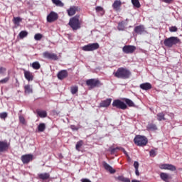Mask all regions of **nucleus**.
<instances>
[{"label": "nucleus", "instance_id": "obj_33", "mask_svg": "<svg viewBox=\"0 0 182 182\" xmlns=\"http://www.w3.org/2000/svg\"><path fill=\"white\" fill-rule=\"evenodd\" d=\"M124 21H121L118 23L117 29L118 31H124Z\"/></svg>", "mask_w": 182, "mask_h": 182}, {"label": "nucleus", "instance_id": "obj_5", "mask_svg": "<svg viewBox=\"0 0 182 182\" xmlns=\"http://www.w3.org/2000/svg\"><path fill=\"white\" fill-rule=\"evenodd\" d=\"M99 48H100V46L97 43H93L82 46V50H84V52H93V50H97Z\"/></svg>", "mask_w": 182, "mask_h": 182}, {"label": "nucleus", "instance_id": "obj_47", "mask_svg": "<svg viewBox=\"0 0 182 182\" xmlns=\"http://www.w3.org/2000/svg\"><path fill=\"white\" fill-rule=\"evenodd\" d=\"M97 12H103V8L101 6H97L95 8Z\"/></svg>", "mask_w": 182, "mask_h": 182}, {"label": "nucleus", "instance_id": "obj_18", "mask_svg": "<svg viewBox=\"0 0 182 182\" xmlns=\"http://www.w3.org/2000/svg\"><path fill=\"white\" fill-rule=\"evenodd\" d=\"M24 77H26L28 82H31L33 80V73H31L30 71H24Z\"/></svg>", "mask_w": 182, "mask_h": 182}, {"label": "nucleus", "instance_id": "obj_26", "mask_svg": "<svg viewBox=\"0 0 182 182\" xmlns=\"http://www.w3.org/2000/svg\"><path fill=\"white\" fill-rule=\"evenodd\" d=\"M33 91L31 85H26L24 86V93H26V95H29L30 93H33Z\"/></svg>", "mask_w": 182, "mask_h": 182}, {"label": "nucleus", "instance_id": "obj_20", "mask_svg": "<svg viewBox=\"0 0 182 182\" xmlns=\"http://www.w3.org/2000/svg\"><path fill=\"white\" fill-rule=\"evenodd\" d=\"M122 6V1L120 0H115L112 4V8L114 11H119Z\"/></svg>", "mask_w": 182, "mask_h": 182}, {"label": "nucleus", "instance_id": "obj_17", "mask_svg": "<svg viewBox=\"0 0 182 182\" xmlns=\"http://www.w3.org/2000/svg\"><path fill=\"white\" fill-rule=\"evenodd\" d=\"M103 166L104 168H105L107 171L110 172L111 174H114V173H116V170L113 169V168L110 165H109V164L103 162Z\"/></svg>", "mask_w": 182, "mask_h": 182}, {"label": "nucleus", "instance_id": "obj_6", "mask_svg": "<svg viewBox=\"0 0 182 182\" xmlns=\"http://www.w3.org/2000/svg\"><path fill=\"white\" fill-rule=\"evenodd\" d=\"M86 85L93 89L94 87H100L103 84L98 79H89L86 80Z\"/></svg>", "mask_w": 182, "mask_h": 182}, {"label": "nucleus", "instance_id": "obj_53", "mask_svg": "<svg viewBox=\"0 0 182 182\" xmlns=\"http://www.w3.org/2000/svg\"><path fill=\"white\" fill-rule=\"evenodd\" d=\"M136 176H140V173L139 172V169H135Z\"/></svg>", "mask_w": 182, "mask_h": 182}, {"label": "nucleus", "instance_id": "obj_9", "mask_svg": "<svg viewBox=\"0 0 182 182\" xmlns=\"http://www.w3.org/2000/svg\"><path fill=\"white\" fill-rule=\"evenodd\" d=\"M161 170H170V171H176V168L174 165L170 164H162L159 165Z\"/></svg>", "mask_w": 182, "mask_h": 182}, {"label": "nucleus", "instance_id": "obj_56", "mask_svg": "<svg viewBox=\"0 0 182 182\" xmlns=\"http://www.w3.org/2000/svg\"><path fill=\"white\" fill-rule=\"evenodd\" d=\"M19 1H22V0H19Z\"/></svg>", "mask_w": 182, "mask_h": 182}, {"label": "nucleus", "instance_id": "obj_12", "mask_svg": "<svg viewBox=\"0 0 182 182\" xmlns=\"http://www.w3.org/2000/svg\"><path fill=\"white\" fill-rule=\"evenodd\" d=\"M33 160V155L29 154L21 156V161L23 164H28Z\"/></svg>", "mask_w": 182, "mask_h": 182}, {"label": "nucleus", "instance_id": "obj_8", "mask_svg": "<svg viewBox=\"0 0 182 182\" xmlns=\"http://www.w3.org/2000/svg\"><path fill=\"white\" fill-rule=\"evenodd\" d=\"M58 18H59V15L58 14V13L55 11H51L47 16V22H49V23H52V22H55V21H58Z\"/></svg>", "mask_w": 182, "mask_h": 182}, {"label": "nucleus", "instance_id": "obj_54", "mask_svg": "<svg viewBox=\"0 0 182 182\" xmlns=\"http://www.w3.org/2000/svg\"><path fill=\"white\" fill-rule=\"evenodd\" d=\"M132 182H141V181L136 180V179H134L132 181Z\"/></svg>", "mask_w": 182, "mask_h": 182}, {"label": "nucleus", "instance_id": "obj_2", "mask_svg": "<svg viewBox=\"0 0 182 182\" xmlns=\"http://www.w3.org/2000/svg\"><path fill=\"white\" fill-rule=\"evenodd\" d=\"M80 18V15H76L70 19L68 25H70L73 31H77V29H80L81 24H80V21L79 20Z\"/></svg>", "mask_w": 182, "mask_h": 182}, {"label": "nucleus", "instance_id": "obj_46", "mask_svg": "<svg viewBox=\"0 0 182 182\" xmlns=\"http://www.w3.org/2000/svg\"><path fill=\"white\" fill-rule=\"evenodd\" d=\"M5 72H6V68H5L4 67H1L0 68V75H4V73H5Z\"/></svg>", "mask_w": 182, "mask_h": 182}, {"label": "nucleus", "instance_id": "obj_14", "mask_svg": "<svg viewBox=\"0 0 182 182\" xmlns=\"http://www.w3.org/2000/svg\"><path fill=\"white\" fill-rule=\"evenodd\" d=\"M134 32H135V33H137V35H142V33H144V32H146V28L143 25L136 26L134 28Z\"/></svg>", "mask_w": 182, "mask_h": 182}, {"label": "nucleus", "instance_id": "obj_23", "mask_svg": "<svg viewBox=\"0 0 182 182\" xmlns=\"http://www.w3.org/2000/svg\"><path fill=\"white\" fill-rule=\"evenodd\" d=\"M38 177L41 180H48V178L50 177V174H49V173H38Z\"/></svg>", "mask_w": 182, "mask_h": 182}, {"label": "nucleus", "instance_id": "obj_44", "mask_svg": "<svg viewBox=\"0 0 182 182\" xmlns=\"http://www.w3.org/2000/svg\"><path fill=\"white\" fill-rule=\"evenodd\" d=\"M6 117H8V114L6 112L0 113L1 119H6Z\"/></svg>", "mask_w": 182, "mask_h": 182}, {"label": "nucleus", "instance_id": "obj_40", "mask_svg": "<svg viewBox=\"0 0 182 182\" xmlns=\"http://www.w3.org/2000/svg\"><path fill=\"white\" fill-rule=\"evenodd\" d=\"M42 38H43V36L41 33H36L34 36L35 41H41V39H42Z\"/></svg>", "mask_w": 182, "mask_h": 182}, {"label": "nucleus", "instance_id": "obj_19", "mask_svg": "<svg viewBox=\"0 0 182 182\" xmlns=\"http://www.w3.org/2000/svg\"><path fill=\"white\" fill-rule=\"evenodd\" d=\"M140 89L142 90H150L153 86L149 82H144L139 85Z\"/></svg>", "mask_w": 182, "mask_h": 182}, {"label": "nucleus", "instance_id": "obj_28", "mask_svg": "<svg viewBox=\"0 0 182 182\" xmlns=\"http://www.w3.org/2000/svg\"><path fill=\"white\" fill-rule=\"evenodd\" d=\"M115 179L118 180V181L122 182H130V179L128 178H124L123 176H119L118 177H116Z\"/></svg>", "mask_w": 182, "mask_h": 182}, {"label": "nucleus", "instance_id": "obj_21", "mask_svg": "<svg viewBox=\"0 0 182 182\" xmlns=\"http://www.w3.org/2000/svg\"><path fill=\"white\" fill-rule=\"evenodd\" d=\"M76 11H77V7L70 6V9L67 10L68 16H73V15L76 14Z\"/></svg>", "mask_w": 182, "mask_h": 182}, {"label": "nucleus", "instance_id": "obj_32", "mask_svg": "<svg viewBox=\"0 0 182 182\" xmlns=\"http://www.w3.org/2000/svg\"><path fill=\"white\" fill-rule=\"evenodd\" d=\"M18 36L20 39H23V38H26L28 36V31H22L19 33Z\"/></svg>", "mask_w": 182, "mask_h": 182}, {"label": "nucleus", "instance_id": "obj_49", "mask_svg": "<svg viewBox=\"0 0 182 182\" xmlns=\"http://www.w3.org/2000/svg\"><path fill=\"white\" fill-rule=\"evenodd\" d=\"M134 167L135 169H139V162L138 161L134 162Z\"/></svg>", "mask_w": 182, "mask_h": 182}, {"label": "nucleus", "instance_id": "obj_16", "mask_svg": "<svg viewBox=\"0 0 182 182\" xmlns=\"http://www.w3.org/2000/svg\"><path fill=\"white\" fill-rule=\"evenodd\" d=\"M57 77L58 79H60V80H63V79L68 77V71L66 70L60 71L58 73Z\"/></svg>", "mask_w": 182, "mask_h": 182}, {"label": "nucleus", "instance_id": "obj_36", "mask_svg": "<svg viewBox=\"0 0 182 182\" xmlns=\"http://www.w3.org/2000/svg\"><path fill=\"white\" fill-rule=\"evenodd\" d=\"M132 4L135 8H140V1L139 0H132Z\"/></svg>", "mask_w": 182, "mask_h": 182}, {"label": "nucleus", "instance_id": "obj_31", "mask_svg": "<svg viewBox=\"0 0 182 182\" xmlns=\"http://www.w3.org/2000/svg\"><path fill=\"white\" fill-rule=\"evenodd\" d=\"M164 112H159L157 114V120L159 122H161V120H166V117H164Z\"/></svg>", "mask_w": 182, "mask_h": 182}, {"label": "nucleus", "instance_id": "obj_55", "mask_svg": "<svg viewBox=\"0 0 182 182\" xmlns=\"http://www.w3.org/2000/svg\"><path fill=\"white\" fill-rule=\"evenodd\" d=\"M16 80L17 86H19V82H18V79H16Z\"/></svg>", "mask_w": 182, "mask_h": 182}, {"label": "nucleus", "instance_id": "obj_52", "mask_svg": "<svg viewBox=\"0 0 182 182\" xmlns=\"http://www.w3.org/2000/svg\"><path fill=\"white\" fill-rule=\"evenodd\" d=\"M81 182H92L88 178H82L81 179Z\"/></svg>", "mask_w": 182, "mask_h": 182}, {"label": "nucleus", "instance_id": "obj_43", "mask_svg": "<svg viewBox=\"0 0 182 182\" xmlns=\"http://www.w3.org/2000/svg\"><path fill=\"white\" fill-rule=\"evenodd\" d=\"M9 80V77H6L2 80H0V83L5 84L7 83Z\"/></svg>", "mask_w": 182, "mask_h": 182}, {"label": "nucleus", "instance_id": "obj_22", "mask_svg": "<svg viewBox=\"0 0 182 182\" xmlns=\"http://www.w3.org/2000/svg\"><path fill=\"white\" fill-rule=\"evenodd\" d=\"M146 130L148 132H154L157 130V125L154 123H149L146 126Z\"/></svg>", "mask_w": 182, "mask_h": 182}, {"label": "nucleus", "instance_id": "obj_35", "mask_svg": "<svg viewBox=\"0 0 182 182\" xmlns=\"http://www.w3.org/2000/svg\"><path fill=\"white\" fill-rule=\"evenodd\" d=\"M125 103H127L129 107H134V102H133L130 99H125Z\"/></svg>", "mask_w": 182, "mask_h": 182}, {"label": "nucleus", "instance_id": "obj_39", "mask_svg": "<svg viewBox=\"0 0 182 182\" xmlns=\"http://www.w3.org/2000/svg\"><path fill=\"white\" fill-rule=\"evenodd\" d=\"M78 91L77 86L71 87V93L72 95H76V92Z\"/></svg>", "mask_w": 182, "mask_h": 182}, {"label": "nucleus", "instance_id": "obj_27", "mask_svg": "<svg viewBox=\"0 0 182 182\" xmlns=\"http://www.w3.org/2000/svg\"><path fill=\"white\" fill-rule=\"evenodd\" d=\"M37 114L42 118L46 117L48 116V113L44 110H37Z\"/></svg>", "mask_w": 182, "mask_h": 182}, {"label": "nucleus", "instance_id": "obj_11", "mask_svg": "<svg viewBox=\"0 0 182 182\" xmlns=\"http://www.w3.org/2000/svg\"><path fill=\"white\" fill-rule=\"evenodd\" d=\"M9 143L6 141H0V153H5L9 149Z\"/></svg>", "mask_w": 182, "mask_h": 182}, {"label": "nucleus", "instance_id": "obj_10", "mask_svg": "<svg viewBox=\"0 0 182 182\" xmlns=\"http://www.w3.org/2000/svg\"><path fill=\"white\" fill-rule=\"evenodd\" d=\"M43 58L46 59H50V60H58V55L52 53H49V51H46L43 53Z\"/></svg>", "mask_w": 182, "mask_h": 182}, {"label": "nucleus", "instance_id": "obj_13", "mask_svg": "<svg viewBox=\"0 0 182 182\" xmlns=\"http://www.w3.org/2000/svg\"><path fill=\"white\" fill-rule=\"evenodd\" d=\"M136 50V46H125L122 48V52L127 55L133 53Z\"/></svg>", "mask_w": 182, "mask_h": 182}, {"label": "nucleus", "instance_id": "obj_41", "mask_svg": "<svg viewBox=\"0 0 182 182\" xmlns=\"http://www.w3.org/2000/svg\"><path fill=\"white\" fill-rule=\"evenodd\" d=\"M149 156L151 157H156V156H157V151H156V150L152 149L149 151Z\"/></svg>", "mask_w": 182, "mask_h": 182}, {"label": "nucleus", "instance_id": "obj_37", "mask_svg": "<svg viewBox=\"0 0 182 182\" xmlns=\"http://www.w3.org/2000/svg\"><path fill=\"white\" fill-rule=\"evenodd\" d=\"M83 146V141H79L78 142H77L76 145H75V149L76 150H77L78 151H80V147Z\"/></svg>", "mask_w": 182, "mask_h": 182}, {"label": "nucleus", "instance_id": "obj_29", "mask_svg": "<svg viewBox=\"0 0 182 182\" xmlns=\"http://www.w3.org/2000/svg\"><path fill=\"white\" fill-rule=\"evenodd\" d=\"M31 66H32L33 69H35L36 70L41 69V64L38 61L33 62L32 64H31Z\"/></svg>", "mask_w": 182, "mask_h": 182}, {"label": "nucleus", "instance_id": "obj_15", "mask_svg": "<svg viewBox=\"0 0 182 182\" xmlns=\"http://www.w3.org/2000/svg\"><path fill=\"white\" fill-rule=\"evenodd\" d=\"M112 103V98H107V100L101 101L100 103V107H109Z\"/></svg>", "mask_w": 182, "mask_h": 182}, {"label": "nucleus", "instance_id": "obj_51", "mask_svg": "<svg viewBox=\"0 0 182 182\" xmlns=\"http://www.w3.org/2000/svg\"><path fill=\"white\" fill-rule=\"evenodd\" d=\"M162 2H165V4H171L173 2V0H161Z\"/></svg>", "mask_w": 182, "mask_h": 182}, {"label": "nucleus", "instance_id": "obj_1", "mask_svg": "<svg viewBox=\"0 0 182 182\" xmlns=\"http://www.w3.org/2000/svg\"><path fill=\"white\" fill-rule=\"evenodd\" d=\"M113 75L118 79H129L132 76V73L127 68H119L116 72L113 73Z\"/></svg>", "mask_w": 182, "mask_h": 182}, {"label": "nucleus", "instance_id": "obj_50", "mask_svg": "<svg viewBox=\"0 0 182 182\" xmlns=\"http://www.w3.org/2000/svg\"><path fill=\"white\" fill-rule=\"evenodd\" d=\"M119 150H121L122 151H123V153L124 154L125 156H129V155L127 154V151H126V150H125L124 148L120 147V148H119Z\"/></svg>", "mask_w": 182, "mask_h": 182}, {"label": "nucleus", "instance_id": "obj_4", "mask_svg": "<svg viewBox=\"0 0 182 182\" xmlns=\"http://www.w3.org/2000/svg\"><path fill=\"white\" fill-rule=\"evenodd\" d=\"M134 143L136 144V146L143 147L144 146H146L147 143H149V139H147V137L144 136L136 135L134 139Z\"/></svg>", "mask_w": 182, "mask_h": 182}, {"label": "nucleus", "instance_id": "obj_30", "mask_svg": "<svg viewBox=\"0 0 182 182\" xmlns=\"http://www.w3.org/2000/svg\"><path fill=\"white\" fill-rule=\"evenodd\" d=\"M45 129H46V124L45 123H41L38 127V130L40 133L45 132Z\"/></svg>", "mask_w": 182, "mask_h": 182}, {"label": "nucleus", "instance_id": "obj_48", "mask_svg": "<svg viewBox=\"0 0 182 182\" xmlns=\"http://www.w3.org/2000/svg\"><path fill=\"white\" fill-rule=\"evenodd\" d=\"M170 32H177V28L176 26H172L169 28Z\"/></svg>", "mask_w": 182, "mask_h": 182}, {"label": "nucleus", "instance_id": "obj_45", "mask_svg": "<svg viewBox=\"0 0 182 182\" xmlns=\"http://www.w3.org/2000/svg\"><path fill=\"white\" fill-rule=\"evenodd\" d=\"M119 149H120V147L112 148L109 149V151L111 154H114V153L116 152V150H119Z\"/></svg>", "mask_w": 182, "mask_h": 182}, {"label": "nucleus", "instance_id": "obj_38", "mask_svg": "<svg viewBox=\"0 0 182 182\" xmlns=\"http://www.w3.org/2000/svg\"><path fill=\"white\" fill-rule=\"evenodd\" d=\"M70 127L73 132H77V130H79V129H80L82 127L80 125H78L77 127L75 125H70Z\"/></svg>", "mask_w": 182, "mask_h": 182}, {"label": "nucleus", "instance_id": "obj_3", "mask_svg": "<svg viewBox=\"0 0 182 182\" xmlns=\"http://www.w3.org/2000/svg\"><path fill=\"white\" fill-rule=\"evenodd\" d=\"M164 43L166 48H173L174 45H177V43H180V38L178 37H169L166 38L164 41Z\"/></svg>", "mask_w": 182, "mask_h": 182}, {"label": "nucleus", "instance_id": "obj_25", "mask_svg": "<svg viewBox=\"0 0 182 182\" xmlns=\"http://www.w3.org/2000/svg\"><path fill=\"white\" fill-rule=\"evenodd\" d=\"M53 4L56 6H59L60 8H63L65 6V4L62 2L60 0H51Z\"/></svg>", "mask_w": 182, "mask_h": 182}, {"label": "nucleus", "instance_id": "obj_7", "mask_svg": "<svg viewBox=\"0 0 182 182\" xmlns=\"http://www.w3.org/2000/svg\"><path fill=\"white\" fill-rule=\"evenodd\" d=\"M112 106L117 107V109H122V110H126L127 109V105L124 102L120 100H115L112 102Z\"/></svg>", "mask_w": 182, "mask_h": 182}, {"label": "nucleus", "instance_id": "obj_34", "mask_svg": "<svg viewBox=\"0 0 182 182\" xmlns=\"http://www.w3.org/2000/svg\"><path fill=\"white\" fill-rule=\"evenodd\" d=\"M13 22L15 25H19V23L22 22V18L21 17H14Z\"/></svg>", "mask_w": 182, "mask_h": 182}, {"label": "nucleus", "instance_id": "obj_24", "mask_svg": "<svg viewBox=\"0 0 182 182\" xmlns=\"http://www.w3.org/2000/svg\"><path fill=\"white\" fill-rule=\"evenodd\" d=\"M160 177L163 181L168 182V178H170V176H168V173L162 172L160 173Z\"/></svg>", "mask_w": 182, "mask_h": 182}, {"label": "nucleus", "instance_id": "obj_42", "mask_svg": "<svg viewBox=\"0 0 182 182\" xmlns=\"http://www.w3.org/2000/svg\"><path fill=\"white\" fill-rule=\"evenodd\" d=\"M19 122L22 123V124H25L26 121L25 120V117L22 115H19Z\"/></svg>", "mask_w": 182, "mask_h": 182}]
</instances>
